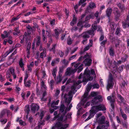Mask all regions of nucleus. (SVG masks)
Returning a JSON list of instances; mask_svg holds the SVG:
<instances>
[{"label": "nucleus", "instance_id": "1", "mask_svg": "<svg viewBox=\"0 0 129 129\" xmlns=\"http://www.w3.org/2000/svg\"><path fill=\"white\" fill-rule=\"evenodd\" d=\"M82 77H83V81L84 82L83 84L85 85L88 81H91L93 78V77L95 78L96 75L94 70L93 69L91 70V73L88 68H87L84 71V74L82 75L81 74L79 77V79H80Z\"/></svg>", "mask_w": 129, "mask_h": 129}, {"label": "nucleus", "instance_id": "2", "mask_svg": "<svg viewBox=\"0 0 129 129\" xmlns=\"http://www.w3.org/2000/svg\"><path fill=\"white\" fill-rule=\"evenodd\" d=\"M81 83V81L80 80L74 82V85L71 87V91L69 92L68 94H66L64 96V98L66 102L68 104L70 103L72 98V94H74L76 92V87Z\"/></svg>", "mask_w": 129, "mask_h": 129}, {"label": "nucleus", "instance_id": "3", "mask_svg": "<svg viewBox=\"0 0 129 129\" xmlns=\"http://www.w3.org/2000/svg\"><path fill=\"white\" fill-rule=\"evenodd\" d=\"M67 108L65 107L63 105H61L60 106L59 112L61 116L58 118L59 121H65L67 118Z\"/></svg>", "mask_w": 129, "mask_h": 129}, {"label": "nucleus", "instance_id": "4", "mask_svg": "<svg viewBox=\"0 0 129 129\" xmlns=\"http://www.w3.org/2000/svg\"><path fill=\"white\" fill-rule=\"evenodd\" d=\"M91 55L87 53L84 56V58H85L83 62L86 66H89L91 63L92 59H90Z\"/></svg>", "mask_w": 129, "mask_h": 129}, {"label": "nucleus", "instance_id": "5", "mask_svg": "<svg viewBox=\"0 0 129 129\" xmlns=\"http://www.w3.org/2000/svg\"><path fill=\"white\" fill-rule=\"evenodd\" d=\"M68 125V124H62L60 122H58L53 126L51 129H65Z\"/></svg>", "mask_w": 129, "mask_h": 129}, {"label": "nucleus", "instance_id": "6", "mask_svg": "<svg viewBox=\"0 0 129 129\" xmlns=\"http://www.w3.org/2000/svg\"><path fill=\"white\" fill-rule=\"evenodd\" d=\"M106 110V108L103 105H100L92 107L91 111L94 112H97L100 111H104Z\"/></svg>", "mask_w": 129, "mask_h": 129}, {"label": "nucleus", "instance_id": "7", "mask_svg": "<svg viewBox=\"0 0 129 129\" xmlns=\"http://www.w3.org/2000/svg\"><path fill=\"white\" fill-rule=\"evenodd\" d=\"M113 80L112 75L110 73L109 75L108 84L107 85V89L109 91V88H112L113 85Z\"/></svg>", "mask_w": 129, "mask_h": 129}, {"label": "nucleus", "instance_id": "8", "mask_svg": "<svg viewBox=\"0 0 129 129\" xmlns=\"http://www.w3.org/2000/svg\"><path fill=\"white\" fill-rule=\"evenodd\" d=\"M94 31L92 29L91 30L88 31L87 32H84L83 33L82 35V37L85 38H88L89 37V35H91L93 36L94 34Z\"/></svg>", "mask_w": 129, "mask_h": 129}, {"label": "nucleus", "instance_id": "9", "mask_svg": "<svg viewBox=\"0 0 129 129\" xmlns=\"http://www.w3.org/2000/svg\"><path fill=\"white\" fill-rule=\"evenodd\" d=\"M71 65L74 66V68H75L74 69H76V71L77 69H78V72H80L83 69L82 66L83 64H80V63H76V62H74L71 63Z\"/></svg>", "mask_w": 129, "mask_h": 129}, {"label": "nucleus", "instance_id": "10", "mask_svg": "<svg viewBox=\"0 0 129 129\" xmlns=\"http://www.w3.org/2000/svg\"><path fill=\"white\" fill-rule=\"evenodd\" d=\"M28 30L27 32H25L24 35L25 37H26V38H30L32 37L31 35L33 33L32 29L30 26H29L27 27Z\"/></svg>", "mask_w": 129, "mask_h": 129}, {"label": "nucleus", "instance_id": "11", "mask_svg": "<svg viewBox=\"0 0 129 129\" xmlns=\"http://www.w3.org/2000/svg\"><path fill=\"white\" fill-rule=\"evenodd\" d=\"M115 97L114 94L112 95L111 96H109L107 97V99L110 101L111 103V106L113 109L114 108V103L115 101Z\"/></svg>", "mask_w": 129, "mask_h": 129}, {"label": "nucleus", "instance_id": "12", "mask_svg": "<svg viewBox=\"0 0 129 129\" xmlns=\"http://www.w3.org/2000/svg\"><path fill=\"white\" fill-rule=\"evenodd\" d=\"M102 100V97L101 95H96L94 99L91 101V102L93 103V104H97L98 102H101Z\"/></svg>", "mask_w": 129, "mask_h": 129}, {"label": "nucleus", "instance_id": "13", "mask_svg": "<svg viewBox=\"0 0 129 129\" xmlns=\"http://www.w3.org/2000/svg\"><path fill=\"white\" fill-rule=\"evenodd\" d=\"M76 72V69H74L69 67L67 69L65 74L66 76H70L74 74Z\"/></svg>", "mask_w": 129, "mask_h": 129}, {"label": "nucleus", "instance_id": "14", "mask_svg": "<svg viewBox=\"0 0 129 129\" xmlns=\"http://www.w3.org/2000/svg\"><path fill=\"white\" fill-rule=\"evenodd\" d=\"M92 86L93 88H99L100 87L99 85L97 83L94 84L92 86L91 83H89L88 84L86 90L87 91H89Z\"/></svg>", "mask_w": 129, "mask_h": 129}, {"label": "nucleus", "instance_id": "15", "mask_svg": "<svg viewBox=\"0 0 129 129\" xmlns=\"http://www.w3.org/2000/svg\"><path fill=\"white\" fill-rule=\"evenodd\" d=\"M46 27L47 28L48 27L47 26H46ZM45 30L44 29H43L42 31V34L43 36V40L45 41L46 40V36H49L50 34V32L49 31H48L47 29V30H46V33L45 34Z\"/></svg>", "mask_w": 129, "mask_h": 129}, {"label": "nucleus", "instance_id": "16", "mask_svg": "<svg viewBox=\"0 0 129 129\" xmlns=\"http://www.w3.org/2000/svg\"><path fill=\"white\" fill-rule=\"evenodd\" d=\"M88 95V93H85L84 94V98L82 99L81 102L79 104L77 105V109L80 107L81 106H84V105L85 103V102H84V101L86 99L87 96Z\"/></svg>", "mask_w": 129, "mask_h": 129}, {"label": "nucleus", "instance_id": "17", "mask_svg": "<svg viewBox=\"0 0 129 129\" xmlns=\"http://www.w3.org/2000/svg\"><path fill=\"white\" fill-rule=\"evenodd\" d=\"M35 42L36 43L37 46H39L40 43V36H37L36 38L34 39V42L32 45V49H34L35 48Z\"/></svg>", "mask_w": 129, "mask_h": 129}, {"label": "nucleus", "instance_id": "18", "mask_svg": "<svg viewBox=\"0 0 129 129\" xmlns=\"http://www.w3.org/2000/svg\"><path fill=\"white\" fill-rule=\"evenodd\" d=\"M31 111L34 113L38 110L39 109V106L37 104H32L31 106Z\"/></svg>", "mask_w": 129, "mask_h": 129}, {"label": "nucleus", "instance_id": "19", "mask_svg": "<svg viewBox=\"0 0 129 129\" xmlns=\"http://www.w3.org/2000/svg\"><path fill=\"white\" fill-rule=\"evenodd\" d=\"M114 13L116 19H118L120 16L119 11L117 8H115L114 9Z\"/></svg>", "mask_w": 129, "mask_h": 129}, {"label": "nucleus", "instance_id": "20", "mask_svg": "<svg viewBox=\"0 0 129 129\" xmlns=\"http://www.w3.org/2000/svg\"><path fill=\"white\" fill-rule=\"evenodd\" d=\"M105 117L104 116H102L101 117L98 119V120L96 121L99 124H102L105 122Z\"/></svg>", "mask_w": 129, "mask_h": 129}, {"label": "nucleus", "instance_id": "21", "mask_svg": "<svg viewBox=\"0 0 129 129\" xmlns=\"http://www.w3.org/2000/svg\"><path fill=\"white\" fill-rule=\"evenodd\" d=\"M92 109L91 110H90V114L89 116L85 120V121H87L90 119L95 114L96 112H94L93 111H91Z\"/></svg>", "mask_w": 129, "mask_h": 129}, {"label": "nucleus", "instance_id": "22", "mask_svg": "<svg viewBox=\"0 0 129 129\" xmlns=\"http://www.w3.org/2000/svg\"><path fill=\"white\" fill-rule=\"evenodd\" d=\"M8 71H9V72H10L13 75L14 79H15L16 78V75L15 73L14 70V69L12 68H10Z\"/></svg>", "mask_w": 129, "mask_h": 129}, {"label": "nucleus", "instance_id": "23", "mask_svg": "<svg viewBox=\"0 0 129 129\" xmlns=\"http://www.w3.org/2000/svg\"><path fill=\"white\" fill-rule=\"evenodd\" d=\"M45 114L44 112L42 111H40L39 112H38L37 114H36V116L38 115L39 116L40 119L41 120L43 117L44 116Z\"/></svg>", "mask_w": 129, "mask_h": 129}, {"label": "nucleus", "instance_id": "24", "mask_svg": "<svg viewBox=\"0 0 129 129\" xmlns=\"http://www.w3.org/2000/svg\"><path fill=\"white\" fill-rule=\"evenodd\" d=\"M112 11V9L110 8H108L106 10V14L109 17L111 16Z\"/></svg>", "mask_w": 129, "mask_h": 129}, {"label": "nucleus", "instance_id": "25", "mask_svg": "<svg viewBox=\"0 0 129 129\" xmlns=\"http://www.w3.org/2000/svg\"><path fill=\"white\" fill-rule=\"evenodd\" d=\"M89 45H88L85 47L84 49V51L88 50L89 49V47L92 46L93 42L92 40H89Z\"/></svg>", "mask_w": 129, "mask_h": 129}, {"label": "nucleus", "instance_id": "26", "mask_svg": "<svg viewBox=\"0 0 129 129\" xmlns=\"http://www.w3.org/2000/svg\"><path fill=\"white\" fill-rule=\"evenodd\" d=\"M109 126L108 123H107L106 125H102L101 126L99 125L97 127L96 129H106L107 127Z\"/></svg>", "mask_w": 129, "mask_h": 129}, {"label": "nucleus", "instance_id": "27", "mask_svg": "<svg viewBox=\"0 0 129 129\" xmlns=\"http://www.w3.org/2000/svg\"><path fill=\"white\" fill-rule=\"evenodd\" d=\"M122 26L123 28H125L127 27H129V21H127L125 22H122Z\"/></svg>", "mask_w": 129, "mask_h": 129}, {"label": "nucleus", "instance_id": "28", "mask_svg": "<svg viewBox=\"0 0 129 129\" xmlns=\"http://www.w3.org/2000/svg\"><path fill=\"white\" fill-rule=\"evenodd\" d=\"M29 72L26 71L25 72V74L24 75V81H26L27 79L29 76Z\"/></svg>", "mask_w": 129, "mask_h": 129}, {"label": "nucleus", "instance_id": "29", "mask_svg": "<svg viewBox=\"0 0 129 129\" xmlns=\"http://www.w3.org/2000/svg\"><path fill=\"white\" fill-rule=\"evenodd\" d=\"M22 59H20V61L19 62V65L21 68L22 69L23 71H24V64L23 63L22 61Z\"/></svg>", "mask_w": 129, "mask_h": 129}, {"label": "nucleus", "instance_id": "30", "mask_svg": "<svg viewBox=\"0 0 129 129\" xmlns=\"http://www.w3.org/2000/svg\"><path fill=\"white\" fill-rule=\"evenodd\" d=\"M41 86L42 89L46 90L47 87L45 84L43 80H42L41 82Z\"/></svg>", "mask_w": 129, "mask_h": 129}, {"label": "nucleus", "instance_id": "31", "mask_svg": "<svg viewBox=\"0 0 129 129\" xmlns=\"http://www.w3.org/2000/svg\"><path fill=\"white\" fill-rule=\"evenodd\" d=\"M77 19L76 17H75L74 15L72 21L71 22L70 25L72 26H73L74 24L76 23Z\"/></svg>", "mask_w": 129, "mask_h": 129}, {"label": "nucleus", "instance_id": "32", "mask_svg": "<svg viewBox=\"0 0 129 129\" xmlns=\"http://www.w3.org/2000/svg\"><path fill=\"white\" fill-rule=\"evenodd\" d=\"M31 46V44L30 43H28V44L27 45V47L26 51H27V53L28 55L29 54V50L30 49ZM27 57L28 58H29L28 55H27Z\"/></svg>", "mask_w": 129, "mask_h": 129}, {"label": "nucleus", "instance_id": "33", "mask_svg": "<svg viewBox=\"0 0 129 129\" xmlns=\"http://www.w3.org/2000/svg\"><path fill=\"white\" fill-rule=\"evenodd\" d=\"M46 55V49H43V52L41 53L40 57L41 58H43Z\"/></svg>", "mask_w": 129, "mask_h": 129}, {"label": "nucleus", "instance_id": "34", "mask_svg": "<svg viewBox=\"0 0 129 129\" xmlns=\"http://www.w3.org/2000/svg\"><path fill=\"white\" fill-rule=\"evenodd\" d=\"M24 83L25 86L28 87H29L31 84L30 81V80H28L27 81H24Z\"/></svg>", "mask_w": 129, "mask_h": 129}, {"label": "nucleus", "instance_id": "35", "mask_svg": "<svg viewBox=\"0 0 129 129\" xmlns=\"http://www.w3.org/2000/svg\"><path fill=\"white\" fill-rule=\"evenodd\" d=\"M117 6L122 11H123L124 10L125 8L123 5H122L120 3H119L118 4Z\"/></svg>", "mask_w": 129, "mask_h": 129}, {"label": "nucleus", "instance_id": "36", "mask_svg": "<svg viewBox=\"0 0 129 129\" xmlns=\"http://www.w3.org/2000/svg\"><path fill=\"white\" fill-rule=\"evenodd\" d=\"M54 31L55 33V37L56 38H57L58 35L60 33V30L58 29H55Z\"/></svg>", "mask_w": 129, "mask_h": 129}, {"label": "nucleus", "instance_id": "37", "mask_svg": "<svg viewBox=\"0 0 129 129\" xmlns=\"http://www.w3.org/2000/svg\"><path fill=\"white\" fill-rule=\"evenodd\" d=\"M89 7L92 9L95 8L96 7V5L94 3L92 2H91L89 3Z\"/></svg>", "mask_w": 129, "mask_h": 129}, {"label": "nucleus", "instance_id": "38", "mask_svg": "<svg viewBox=\"0 0 129 129\" xmlns=\"http://www.w3.org/2000/svg\"><path fill=\"white\" fill-rule=\"evenodd\" d=\"M113 71H112V73H113V75H114V74H115L116 73H117L116 72H117V69L116 67H113Z\"/></svg>", "mask_w": 129, "mask_h": 129}, {"label": "nucleus", "instance_id": "39", "mask_svg": "<svg viewBox=\"0 0 129 129\" xmlns=\"http://www.w3.org/2000/svg\"><path fill=\"white\" fill-rule=\"evenodd\" d=\"M57 112L56 111H55L54 113V115L55 116L53 119L52 120H55L56 118H57L59 116V115H57Z\"/></svg>", "mask_w": 129, "mask_h": 129}, {"label": "nucleus", "instance_id": "40", "mask_svg": "<svg viewBox=\"0 0 129 129\" xmlns=\"http://www.w3.org/2000/svg\"><path fill=\"white\" fill-rule=\"evenodd\" d=\"M96 21H94L93 23V24L92 25V27L93 29V30H95L96 29L97 26H96Z\"/></svg>", "mask_w": 129, "mask_h": 129}, {"label": "nucleus", "instance_id": "41", "mask_svg": "<svg viewBox=\"0 0 129 129\" xmlns=\"http://www.w3.org/2000/svg\"><path fill=\"white\" fill-rule=\"evenodd\" d=\"M4 33L5 34V35L4 34L2 35V38H5V37H8L9 35V33H7V31H5L4 32Z\"/></svg>", "mask_w": 129, "mask_h": 129}, {"label": "nucleus", "instance_id": "42", "mask_svg": "<svg viewBox=\"0 0 129 129\" xmlns=\"http://www.w3.org/2000/svg\"><path fill=\"white\" fill-rule=\"evenodd\" d=\"M109 23L110 24V25L112 29L114 28L115 25V23L113 21L111 22L109 21Z\"/></svg>", "mask_w": 129, "mask_h": 129}, {"label": "nucleus", "instance_id": "43", "mask_svg": "<svg viewBox=\"0 0 129 129\" xmlns=\"http://www.w3.org/2000/svg\"><path fill=\"white\" fill-rule=\"evenodd\" d=\"M57 72V70L56 69H54L52 72V74L54 78L55 79V77L56 76V73Z\"/></svg>", "mask_w": 129, "mask_h": 129}, {"label": "nucleus", "instance_id": "44", "mask_svg": "<svg viewBox=\"0 0 129 129\" xmlns=\"http://www.w3.org/2000/svg\"><path fill=\"white\" fill-rule=\"evenodd\" d=\"M20 39H21V38H22L21 40L20 41L21 43H22L23 41L24 40V39L27 40V39H29L30 38H26V37H25V35H24V36H21L20 37Z\"/></svg>", "mask_w": 129, "mask_h": 129}, {"label": "nucleus", "instance_id": "45", "mask_svg": "<svg viewBox=\"0 0 129 129\" xmlns=\"http://www.w3.org/2000/svg\"><path fill=\"white\" fill-rule=\"evenodd\" d=\"M117 97L118 99L120 100L121 102H123L124 101L123 98L122 97L120 94H118Z\"/></svg>", "mask_w": 129, "mask_h": 129}, {"label": "nucleus", "instance_id": "46", "mask_svg": "<svg viewBox=\"0 0 129 129\" xmlns=\"http://www.w3.org/2000/svg\"><path fill=\"white\" fill-rule=\"evenodd\" d=\"M7 121V119H2L1 120V122L3 124L6 123Z\"/></svg>", "mask_w": 129, "mask_h": 129}, {"label": "nucleus", "instance_id": "47", "mask_svg": "<svg viewBox=\"0 0 129 129\" xmlns=\"http://www.w3.org/2000/svg\"><path fill=\"white\" fill-rule=\"evenodd\" d=\"M77 26H80L81 28H82L83 27L82 22L81 21H79L77 24Z\"/></svg>", "mask_w": 129, "mask_h": 129}, {"label": "nucleus", "instance_id": "48", "mask_svg": "<svg viewBox=\"0 0 129 129\" xmlns=\"http://www.w3.org/2000/svg\"><path fill=\"white\" fill-rule=\"evenodd\" d=\"M62 62L64 65L66 66L68 64L69 62L68 61L66 60L65 59H64L62 61Z\"/></svg>", "mask_w": 129, "mask_h": 129}, {"label": "nucleus", "instance_id": "49", "mask_svg": "<svg viewBox=\"0 0 129 129\" xmlns=\"http://www.w3.org/2000/svg\"><path fill=\"white\" fill-rule=\"evenodd\" d=\"M60 93V91L59 90H57L56 91L54 95V96H56V98H57Z\"/></svg>", "mask_w": 129, "mask_h": 129}, {"label": "nucleus", "instance_id": "50", "mask_svg": "<svg viewBox=\"0 0 129 129\" xmlns=\"http://www.w3.org/2000/svg\"><path fill=\"white\" fill-rule=\"evenodd\" d=\"M34 13V12H29L24 15V16H26L29 15L30 14H32Z\"/></svg>", "mask_w": 129, "mask_h": 129}, {"label": "nucleus", "instance_id": "51", "mask_svg": "<svg viewBox=\"0 0 129 129\" xmlns=\"http://www.w3.org/2000/svg\"><path fill=\"white\" fill-rule=\"evenodd\" d=\"M59 102V100H57L56 101V102H55V101H53L52 103V106H53V105H57L58 104Z\"/></svg>", "mask_w": 129, "mask_h": 129}, {"label": "nucleus", "instance_id": "52", "mask_svg": "<svg viewBox=\"0 0 129 129\" xmlns=\"http://www.w3.org/2000/svg\"><path fill=\"white\" fill-rule=\"evenodd\" d=\"M121 115L124 120H126L127 118L126 115L124 113H122Z\"/></svg>", "mask_w": 129, "mask_h": 129}, {"label": "nucleus", "instance_id": "53", "mask_svg": "<svg viewBox=\"0 0 129 129\" xmlns=\"http://www.w3.org/2000/svg\"><path fill=\"white\" fill-rule=\"evenodd\" d=\"M127 58V56L126 55H125L124 57L122 58V62H123L125 61L126 60V59Z\"/></svg>", "mask_w": 129, "mask_h": 129}, {"label": "nucleus", "instance_id": "54", "mask_svg": "<svg viewBox=\"0 0 129 129\" xmlns=\"http://www.w3.org/2000/svg\"><path fill=\"white\" fill-rule=\"evenodd\" d=\"M107 42V40H104L101 43V45L102 46H104L106 43Z\"/></svg>", "mask_w": 129, "mask_h": 129}, {"label": "nucleus", "instance_id": "55", "mask_svg": "<svg viewBox=\"0 0 129 129\" xmlns=\"http://www.w3.org/2000/svg\"><path fill=\"white\" fill-rule=\"evenodd\" d=\"M102 115V114L101 113H99L96 114V120H98V119Z\"/></svg>", "mask_w": 129, "mask_h": 129}, {"label": "nucleus", "instance_id": "56", "mask_svg": "<svg viewBox=\"0 0 129 129\" xmlns=\"http://www.w3.org/2000/svg\"><path fill=\"white\" fill-rule=\"evenodd\" d=\"M80 5H79V4L78 5H76L74 7V9L76 13H77L78 12V7Z\"/></svg>", "mask_w": 129, "mask_h": 129}, {"label": "nucleus", "instance_id": "57", "mask_svg": "<svg viewBox=\"0 0 129 129\" xmlns=\"http://www.w3.org/2000/svg\"><path fill=\"white\" fill-rule=\"evenodd\" d=\"M110 54V55L113 56L114 55V52L113 49H110L109 51Z\"/></svg>", "mask_w": 129, "mask_h": 129}, {"label": "nucleus", "instance_id": "58", "mask_svg": "<svg viewBox=\"0 0 129 129\" xmlns=\"http://www.w3.org/2000/svg\"><path fill=\"white\" fill-rule=\"evenodd\" d=\"M72 41L70 38H68L67 40V44L68 45H70L72 43Z\"/></svg>", "mask_w": 129, "mask_h": 129}, {"label": "nucleus", "instance_id": "59", "mask_svg": "<svg viewBox=\"0 0 129 129\" xmlns=\"http://www.w3.org/2000/svg\"><path fill=\"white\" fill-rule=\"evenodd\" d=\"M97 93L94 92H92L91 93V95L92 96L94 97L96 95Z\"/></svg>", "mask_w": 129, "mask_h": 129}, {"label": "nucleus", "instance_id": "60", "mask_svg": "<svg viewBox=\"0 0 129 129\" xmlns=\"http://www.w3.org/2000/svg\"><path fill=\"white\" fill-rule=\"evenodd\" d=\"M128 123L126 122H123L122 124V125L125 128H127V126Z\"/></svg>", "mask_w": 129, "mask_h": 129}, {"label": "nucleus", "instance_id": "61", "mask_svg": "<svg viewBox=\"0 0 129 129\" xmlns=\"http://www.w3.org/2000/svg\"><path fill=\"white\" fill-rule=\"evenodd\" d=\"M77 55V54H76L75 55H73L70 58L69 60H73V59H74L76 56Z\"/></svg>", "mask_w": 129, "mask_h": 129}, {"label": "nucleus", "instance_id": "62", "mask_svg": "<svg viewBox=\"0 0 129 129\" xmlns=\"http://www.w3.org/2000/svg\"><path fill=\"white\" fill-rule=\"evenodd\" d=\"M36 91L37 95H40L42 93L41 91H39L38 89V88H36Z\"/></svg>", "mask_w": 129, "mask_h": 129}, {"label": "nucleus", "instance_id": "63", "mask_svg": "<svg viewBox=\"0 0 129 129\" xmlns=\"http://www.w3.org/2000/svg\"><path fill=\"white\" fill-rule=\"evenodd\" d=\"M58 53L60 57H62L64 54L63 52H62L61 51H59Z\"/></svg>", "mask_w": 129, "mask_h": 129}, {"label": "nucleus", "instance_id": "64", "mask_svg": "<svg viewBox=\"0 0 129 129\" xmlns=\"http://www.w3.org/2000/svg\"><path fill=\"white\" fill-rule=\"evenodd\" d=\"M11 75L9 71H7V72L6 77L7 78H9L11 77Z\"/></svg>", "mask_w": 129, "mask_h": 129}]
</instances>
